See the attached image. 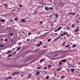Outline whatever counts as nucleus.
<instances>
[{
	"label": "nucleus",
	"instance_id": "nucleus-1",
	"mask_svg": "<svg viewBox=\"0 0 80 80\" xmlns=\"http://www.w3.org/2000/svg\"><path fill=\"white\" fill-rule=\"evenodd\" d=\"M67 33L66 32H64L63 33H62V34H61V37H63V35H64V36H65V35L67 34Z\"/></svg>",
	"mask_w": 80,
	"mask_h": 80
},
{
	"label": "nucleus",
	"instance_id": "nucleus-2",
	"mask_svg": "<svg viewBox=\"0 0 80 80\" xmlns=\"http://www.w3.org/2000/svg\"><path fill=\"white\" fill-rule=\"evenodd\" d=\"M66 61H67V59H62L61 60V62H63L64 63H65Z\"/></svg>",
	"mask_w": 80,
	"mask_h": 80
},
{
	"label": "nucleus",
	"instance_id": "nucleus-3",
	"mask_svg": "<svg viewBox=\"0 0 80 80\" xmlns=\"http://www.w3.org/2000/svg\"><path fill=\"white\" fill-rule=\"evenodd\" d=\"M70 70L72 71L71 72L72 73V72H74V70H75V69L71 68L70 69Z\"/></svg>",
	"mask_w": 80,
	"mask_h": 80
},
{
	"label": "nucleus",
	"instance_id": "nucleus-4",
	"mask_svg": "<svg viewBox=\"0 0 80 80\" xmlns=\"http://www.w3.org/2000/svg\"><path fill=\"white\" fill-rule=\"evenodd\" d=\"M40 74V72L39 71H37L36 72V75H38Z\"/></svg>",
	"mask_w": 80,
	"mask_h": 80
},
{
	"label": "nucleus",
	"instance_id": "nucleus-5",
	"mask_svg": "<svg viewBox=\"0 0 80 80\" xmlns=\"http://www.w3.org/2000/svg\"><path fill=\"white\" fill-rule=\"evenodd\" d=\"M78 30H79V28L75 30V32H78Z\"/></svg>",
	"mask_w": 80,
	"mask_h": 80
},
{
	"label": "nucleus",
	"instance_id": "nucleus-6",
	"mask_svg": "<svg viewBox=\"0 0 80 80\" xmlns=\"http://www.w3.org/2000/svg\"><path fill=\"white\" fill-rule=\"evenodd\" d=\"M62 63H63L62 62H59L58 67H59V66H60V65H62Z\"/></svg>",
	"mask_w": 80,
	"mask_h": 80
},
{
	"label": "nucleus",
	"instance_id": "nucleus-7",
	"mask_svg": "<svg viewBox=\"0 0 80 80\" xmlns=\"http://www.w3.org/2000/svg\"><path fill=\"white\" fill-rule=\"evenodd\" d=\"M62 68H59L57 70V71L58 72V71H60V70H62Z\"/></svg>",
	"mask_w": 80,
	"mask_h": 80
},
{
	"label": "nucleus",
	"instance_id": "nucleus-8",
	"mask_svg": "<svg viewBox=\"0 0 80 80\" xmlns=\"http://www.w3.org/2000/svg\"><path fill=\"white\" fill-rule=\"evenodd\" d=\"M1 22H5V19H2L1 21Z\"/></svg>",
	"mask_w": 80,
	"mask_h": 80
},
{
	"label": "nucleus",
	"instance_id": "nucleus-9",
	"mask_svg": "<svg viewBox=\"0 0 80 80\" xmlns=\"http://www.w3.org/2000/svg\"><path fill=\"white\" fill-rule=\"evenodd\" d=\"M21 22H26V21L24 20L23 19H22L21 20Z\"/></svg>",
	"mask_w": 80,
	"mask_h": 80
},
{
	"label": "nucleus",
	"instance_id": "nucleus-10",
	"mask_svg": "<svg viewBox=\"0 0 80 80\" xmlns=\"http://www.w3.org/2000/svg\"><path fill=\"white\" fill-rule=\"evenodd\" d=\"M48 7H46L45 8V10H49V8H48Z\"/></svg>",
	"mask_w": 80,
	"mask_h": 80
},
{
	"label": "nucleus",
	"instance_id": "nucleus-11",
	"mask_svg": "<svg viewBox=\"0 0 80 80\" xmlns=\"http://www.w3.org/2000/svg\"><path fill=\"white\" fill-rule=\"evenodd\" d=\"M10 78H12V77H10L7 78L6 79V80H8V79H10Z\"/></svg>",
	"mask_w": 80,
	"mask_h": 80
},
{
	"label": "nucleus",
	"instance_id": "nucleus-12",
	"mask_svg": "<svg viewBox=\"0 0 80 80\" xmlns=\"http://www.w3.org/2000/svg\"><path fill=\"white\" fill-rule=\"evenodd\" d=\"M76 47V44H73L72 46V48H75Z\"/></svg>",
	"mask_w": 80,
	"mask_h": 80
},
{
	"label": "nucleus",
	"instance_id": "nucleus-13",
	"mask_svg": "<svg viewBox=\"0 0 80 80\" xmlns=\"http://www.w3.org/2000/svg\"><path fill=\"white\" fill-rule=\"evenodd\" d=\"M65 52H71V50H66L65 51Z\"/></svg>",
	"mask_w": 80,
	"mask_h": 80
},
{
	"label": "nucleus",
	"instance_id": "nucleus-14",
	"mask_svg": "<svg viewBox=\"0 0 80 80\" xmlns=\"http://www.w3.org/2000/svg\"><path fill=\"white\" fill-rule=\"evenodd\" d=\"M31 75V74H30L29 75L28 77H27V78H28V79L30 78V77Z\"/></svg>",
	"mask_w": 80,
	"mask_h": 80
},
{
	"label": "nucleus",
	"instance_id": "nucleus-15",
	"mask_svg": "<svg viewBox=\"0 0 80 80\" xmlns=\"http://www.w3.org/2000/svg\"><path fill=\"white\" fill-rule=\"evenodd\" d=\"M50 53L52 55H53V54H55V52H51Z\"/></svg>",
	"mask_w": 80,
	"mask_h": 80
},
{
	"label": "nucleus",
	"instance_id": "nucleus-16",
	"mask_svg": "<svg viewBox=\"0 0 80 80\" xmlns=\"http://www.w3.org/2000/svg\"><path fill=\"white\" fill-rule=\"evenodd\" d=\"M48 42H51V39H48Z\"/></svg>",
	"mask_w": 80,
	"mask_h": 80
},
{
	"label": "nucleus",
	"instance_id": "nucleus-17",
	"mask_svg": "<svg viewBox=\"0 0 80 80\" xmlns=\"http://www.w3.org/2000/svg\"><path fill=\"white\" fill-rule=\"evenodd\" d=\"M75 27V25L74 24H72L71 26L72 28H73V27Z\"/></svg>",
	"mask_w": 80,
	"mask_h": 80
},
{
	"label": "nucleus",
	"instance_id": "nucleus-18",
	"mask_svg": "<svg viewBox=\"0 0 80 80\" xmlns=\"http://www.w3.org/2000/svg\"><path fill=\"white\" fill-rule=\"evenodd\" d=\"M44 60V59H41L40 61V62H42Z\"/></svg>",
	"mask_w": 80,
	"mask_h": 80
},
{
	"label": "nucleus",
	"instance_id": "nucleus-19",
	"mask_svg": "<svg viewBox=\"0 0 80 80\" xmlns=\"http://www.w3.org/2000/svg\"><path fill=\"white\" fill-rule=\"evenodd\" d=\"M48 78H49V76H46V77L45 79L47 80L48 79Z\"/></svg>",
	"mask_w": 80,
	"mask_h": 80
},
{
	"label": "nucleus",
	"instance_id": "nucleus-20",
	"mask_svg": "<svg viewBox=\"0 0 80 80\" xmlns=\"http://www.w3.org/2000/svg\"><path fill=\"white\" fill-rule=\"evenodd\" d=\"M21 47H20L19 48H17V50H19L20 49V48H21Z\"/></svg>",
	"mask_w": 80,
	"mask_h": 80
},
{
	"label": "nucleus",
	"instance_id": "nucleus-21",
	"mask_svg": "<svg viewBox=\"0 0 80 80\" xmlns=\"http://www.w3.org/2000/svg\"><path fill=\"white\" fill-rule=\"evenodd\" d=\"M55 16L56 17V18H58V14H56L55 15Z\"/></svg>",
	"mask_w": 80,
	"mask_h": 80
},
{
	"label": "nucleus",
	"instance_id": "nucleus-22",
	"mask_svg": "<svg viewBox=\"0 0 80 80\" xmlns=\"http://www.w3.org/2000/svg\"><path fill=\"white\" fill-rule=\"evenodd\" d=\"M61 79H63L64 78V76H62L61 77Z\"/></svg>",
	"mask_w": 80,
	"mask_h": 80
},
{
	"label": "nucleus",
	"instance_id": "nucleus-23",
	"mask_svg": "<svg viewBox=\"0 0 80 80\" xmlns=\"http://www.w3.org/2000/svg\"><path fill=\"white\" fill-rule=\"evenodd\" d=\"M72 15H75L76 14L74 12H72Z\"/></svg>",
	"mask_w": 80,
	"mask_h": 80
},
{
	"label": "nucleus",
	"instance_id": "nucleus-24",
	"mask_svg": "<svg viewBox=\"0 0 80 80\" xmlns=\"http://www.w3.org/2000/svg\"><path fill=\"white\" fill-rule=\"evenodd\" d=\"M61 28H62L61 27H60L59 28H58V30H60Z\"/></svg>",
	"mask_w": 80,
	"mask_h": 80
},
{
	"label": "nucleus",
	"instance_id": "nucleus-25",
	"mask_svg": "<svg viewBox=\"0 0 80 80\" xmlns=\"http://www.w3.org/2000/svg\"><path fill=\"white\" fill-rule=\"evenodd\" d=\"M10 51H11L10 50L8 51H7V54H8V53H10Z\"/></svg>",
	"mask_w": 80,
	"mask_h": 80
},
{
	"label": "nucleus",
	"instance_id": "nucleus-26",
	"mask_svg": "<svg viewBox=\"0 0 80 80\" xmlns=\"http://www.w3.org/2000/svg\"><path fill=\"white\" fill-rule=\"evenodd\" d=\"M4 5H5V6H6V7H5L6 8H7V4H6L5 3V4H4Z\"/></svg>",
	"mask_w": 80,
	"mask_h": 80
},
{
	"label": "nucleus",
	"instance_id": "nucleus-27",
	"mask_svg": "<svg viewBox=\"0 0 80 80\" xmlns=\"http://www.w3.org/2000/svg\"><path fill=\"white\" fill-rule=\"evenodd\" d=\"M48 67H49V68H52V66L50 65H48Z\"/></svg>",
	"mask_w": 80,
	"mask_h": 80
},
{
	"label": "nucleus",
	"instance_id": "nucleus-28",
	"mask_svg": "<svg viewBox=\"0 0 80 80\" xmlns=\"http://www.w3.org/2000/svg\"><path fill=\"white\" fill-rule=\"evenodd\" d=\"M4 46H5V45H0L1 47H4Z\"/></svg>",
	"mask_w": 80,
	"mask_h": 80
},
{
	"label": "nucleus",
	"instance_id": "nucleus-29",
	"mask_svg": "<svg viewBox=\"0 0 80 80\" xmlns=\"http://www.w3.org/2000/svg\"><path fill=\"white\" fill-rule=\"evenodd\" d=\"M15 73V74H19V73H20V72H14Z\"/></svg>",
	"mask_w": 80,
	"mask_h": 80
},
{
	"label": "nucleus",
	"instance_id": "nucleus-30",
	"mask_svg": "<svg viewBox=\"0 0 80 80\" xmlns=\"http://www.w3.org/2000/svg\"><path fill=\"white\" fill-rule=\"evenodd\" d=\"M37 13V11H35L34 12V15H35L36 14V13Z\"/></svg>",
	"mask_w": 80,
	"mask_h": 80
},
{
	"label": "nucleus",
	"instance_id": "nucleus-31",
	"mask_svg": "<svg viewBox=\"0 0 80 80\" xmlns=\"http://www.w3.org/2000/svg\"><path fill=\"white\" fill-rule=\"evenodd\" d=\"M12 56V54H10L9 55H8V57H10Z\"/></svg>",
	"mask_w": 80,
	"mask_h": 80
},
{
	"label": "nucleus",
	"instance_id": "nucleus-32",
	"mask_svg": "<svg viewBox=\"0 0 80 80\" xmlns=\"http://www.w3.org/2000/svg\"><path fill=\"white\" fill-rule=\"evenodd\" d=\"M9 35H11V36H13V34H12V33H10Z\"/></svg>",
	"mask_w": 80,
	"mask_h": 80
},
{
	"label": "nucleus",
	"instance_id": "nucleus-33",
	"mask_svg": "<svg viewBox=\"0 0 80 80\" xmlns=\"http://www.w3.org/2000/svg\"><path fill=\"white\" fill-rule=\"evenodd\" d=\"M69 46H70V45H66L65 47H66V48H68L69 47Z\"/></svg>",
	"mask_w": 80,
	"mask_h": 80
},
{
	"label": "nucleus",
	"instance_id": "nucleus-34",
	"mask_svg": "<svg viewBox=\"0 0 80 80\" xmlns=\"http://www.w3.org/2000/svg\"><path fill=\"white\" fill-rule=\"evenodd\" d=\"M18 20V18H15V20L16 21H17Z\"/></svg>",
	"mask_w": 80,
	"mask_h": 80
},
{
	"label": "nucleus",
	"instance_id": "nucleus-35",
	"mask_svg": "<svg viewBox=\"0 0 80 80\" xmlns=\"http://www.w3.org/2000/svg\"><path fill=\"white\" fill-rule=\"evenodd\" d=\"M19 7H22V5H20V4H19Z\"/></svg>",
	"mask_w": 80,
	"mask_h": 80
},
{
	"label": "nucleus",
	"instance_id": "nucleus-36",
	"mask_svg": "<svg viewBox=\"0 0 80 80\" xmlns=\"http://www.w3.org/2000/svg\"><path fill=\"white\" fill-rule=\"evenodd\" d=\"M8 41V40H7V39H6L4 40V42H7Z\"/></svg>",
	"mask_w": 80,
	"mask_h": 80
},
{
	"label": "nucleus",
	"instance_id": "nucleus-37",
	"mask_svg": "<svg viewBox=\"0 0 80 80\" xmlns=\"http://www.w3.org/2000/svg\"><path fill=\"white\" fill-rule=\"evenodd\" d=\"M62 37V36H61V35H60V36L58 37V38H57L58 39L59 38H60V37Z\"/></svg>",
	"mask_w": 80,
	"mask_h": 80
},
{
	"label": "nucleus",
	"instance_id": "nucleus-38",
	"mask_svg": "<svg viewBox=\"0 0 80 80\" xmlns=\"http://www.w3.org/2000/svg\"><path fill=\"white\" fill-rule=\"evenodd\" d=\"M49 10H50V9H51V10H53V8H49Z\"/></svg>",
	"mask_w": 80,
	"mask_h": 80
},
{
	"label": "nucleus",
	"instance_id": "nucleus-39",
	"mask_svg": "<svg viewBox=\"0 0 80 80\" xmlns=\"http://www.w3.org/2000/svg\"><path fill=\"white\" fill-rule=\"evenodd\" d=\"M40 69V67H37V69L39 70Z\"/></svg>",
	"mask_w": 80,
	"mask_h": 80
},
{
	"label": "nucleus",
	"instance_id": "nucleus-40",
	"mask_svg": "<svg viewBox=\"0 0 80 80\" xmlns=\"http://www.w3.org/2000/svg\"><path fill=\"white\" fill-rule=\"evenodd\" d=\"M27 42H29V41H30V39H27Z\"/></svg>",
	"mask_w": 80,
	"mask_h": 80
},
{
	"label": "nucleus",
	"instance_id": "nucleus-41",
	"mask_svg": "<svg viewBox=\"0 0 80 80\" xmlns=\"http://www.w3.org/2000/svg\"><path fill=\"white\" fill-rule=\"evenodd\" d=\"M40 44H38L37 45V47H39V46H40Z\"/></svg>",
	"mask_w": 80,
	"mask_h": 80
},
{
	"label": "nucleus",
	"instance_id": "nucleus-42",
	"mask_svg": "<svg viewBox=\"0 0 80 80\" xmlns=\"http://www.w3.org/2000/svg\"><path fill=\"white\" fill-rule=\"evenodd\" d=\"M3 38H2V39H1V41H2V42H3Z\"/></svg>",
	"mask_w": 80,
	"mask_h": 80
},
{
	"label": "nucleus",
	"instance_id": "nucleus-43",
	"mask_svg": "<svg viewBox=\"0 0 80 80\" xmlns=\"http://www.w3.org/2000/svg\"><path fill=\"white\" fill-rule=\"evenodd\" d=\"M18 45H20H20H22V43H18Z\"/></svg>",
	"mask_w": 80,
	"mask_h": 80
},
{
	"label": "nucleus",
	"instance_id": "nucleus-44",
	"mask_svg": "<svg viewBox=\"0 0 80 80\" xmlns=\"http://www.w3.org/2000/svg\"><path fill=\"white\" fill-rule=\"evenodd\" d=\"M58 40V39L57 38H56V39H55L54 40V41H56V40Z\"/></svg>",
	"mask_w": 80,
	"mask_h": 80
},
{
	"label": "nucleus",
	"instance_id": "nucleus-45",
	"mask_svg": "<svg viewBox=\"0 0 80 80\" xmlns=\"http://www.w3.org/2000/svg\"><path fill=\"white\" fill-rule=\"evenodd\" d=\"M36 38H37V37H35V38L34 39V40H36Z\"/></svg>",
	"mask_w": 80,
	"mask_h": 80
},
{
	"label": "nucleus",
	"instance_id": "nucleus-46",
	"mask_svg": "<svg viewBox=\"0 0 80 80\" xmlns=\"http://www.w3.org/2000/svg\"><path fill=\"white\" fill-rule=\"evenodd\" d=\"M67 34H66V35H67V37H69V35H68V34H67Z\"/></svg>",
	"mask_w": 80,
	"mask_h": 80
},
{
	"label": "nucleus",
	"instance_id": "nucleus-47",
	"mask_svg": "<svg viewBox=\"0 0 80 80\" xmlns=\"http://www.w3.org/2000/svg\"><path fill=\"white\" fill-rule=\"evenodd\" d=\"M52 16L51 15H50V16H49V17H50V18H52Z\"/></svg>",
	"mask_w": 80,
	"mask_h": 80
},
{
	"label": "nucleus",
	"instance_id": "nucleus-48",
	"mask_svg": "<svg viewBox=\"0 0 80 80\" xmlns=\"http://www.w3.org/2000/svg\"><path fill=\"white\" fill-rule=\"evenodd\" d=\"M43 48H47V46H43Z\"/></svg>",
	"mask_w": 80,
	"mask_h": 80
},
{
	"label": "nucleus",
	"instance_id": "nucleus-49",
	"mask_svg": "<svg viewBox=\"0 0 80 80\" xmlns=\"http://www.w3.org/2000/svg\"><path fill=\"white\" fill-rule=\"evenodd\" d=\"M28 35H31V33H30V32L28 33Z\"/></svg>",
	"mask_w": 80,
	"mask_h": 80
},
{
	"label": "nucleus",
	"instance_id": "nucleus-50",
	"mask_svg": "<svg viewBox=\"0 0 80 80\" xmlns=\"http://www.w3.org/2000/svg\"><path fill=\"white\" fill-rule=\"evenodd\" d=\"M47 69V67H45L43 68V70H46Z\"/></svg>",
	"mask_w": 80,
	"mask_h": 80
},
{
	"label": "nucleus",
	"instance_id": "nucleus-51",
	"mask_svg": "<svg viewBox=\"0 0 80 80\" xmlns=\"http://www.w3.org/2000/svg\"><path fill=\"white\" fill-rule=\"evenodd\" d=\"M40 23H41V24H42V23H43V22L42 21H41L40 22Z\"/></svg>",
	"mask_w": 80,
	"mask_h": 80
},
{
	"label": "nucleus",
	"instance_id": "nucleus-52",
	"mask_svg": "<svg viewBox=\"0 0 80 80\" xmlns=\"http://www.w3.org/2000/svg\"><path fill=\"white\" fill-rule=\"evenodd\" d=\"M13 42V39H12L11 40V42Z\"/></svg>",
	"mask_w": 80,
	"mask_h": 80
},
{
	"label": "nucleus",
	"instance_id": "nucleus-53",
	"mask_svg": "<svg viewBox=\"0 0 80 80\" xmlns=\"http://www.w3.org/2000/svg\"><path fill=\"white\" fill-rule=\"evenodd\" d=\"M54 34H55V35H56V36H57V35H58V33H54Z\"/></svg>",
	"mask_w": 80,
	"mask_h": 80
},
{
	"label": "nucleus",
	"instance_id": "nucleus-54",
	"mask_svg": "<svg viewBox=\"0 0 80 80\" xmlns=\"http://www.w3.org/2000/svg\"><path fill=\"white\" fill-rule=\"evenodd\" d=\"M66 43V42H64L62 43L63 45H64V44H65V43Z\"/></svg>",
	"mask_w": 80,
	"mask_h": 80
},
{
	"label": "nucleus",
	"instance_id": "nucleus-55",
	"mask_svg": "<svg viewBox=\"0 0 80 80\" xmlns=\"http://www.w3.org/2000/svg\"><path fill=\"white\" fill-rule=\"evenodd\" d=\"M10 22H13V20H11L10 21Z\"/></svg>",
	"mask_w": 80,
	"mask_h": 80
},
{
	"label": "nucleus",
	"instance_id": "nucleus-56",
	"mask_svg": "<svg viewBox=\"0 0 80 80\" xmlns=\"http://www.w3.org/2000/svg\"><path fill=\"white\" fill-rule=\"evenodd\" d=\"M14 10H15V9L12 10H11V11H12V12H13V11H14Z\"/></svg>",
	"mask_w": 80,
	"mask_h": 80
},
{
	"label": "nucleus",
	"instance_id": "nucleus-57",
	"mask_svg": "<svg viewBox=\"0 0 80 80\" xmlns=\"http://www.w3.org/2000/svg\"><path fill=\"white\" fill-rule=\"evenodd\" d=\"M69 14H70V15H72V12H70Z\"/></svg>",
	"mask_w": 80,
	"mask_h": 80
},
{
	"label": "nucleus",
	"instance_id": "nucleus-58",
	"mask_svg": "<svg viewBox=\"0 0 80 80\" xmlns=\"http://www.w3.org/2000/svg\"><path fill=\"white\" fill-rule=\"evenodd\" d=\"M71 67H72V68H73V66L72 65H71L70 66Z\"/></svg>",
	"mask_w": 80,
	"mask_h": 80
},
{
	"label": "nucleus",
	"instance_id": "nucleus-59",
	"mask_svg": "<svg viewBox=\"0 0 80 80\" xmlns=\"http://www.w3.org/2000/svg\"><path fill=\"white\" fill-rule=\"evenodd\" d=\"M39 43H40V44H42V42H41V41H40V42H39Z\"/></svg>",
	"mask_w": 80,
	"mask_h": 80
},
{
	"label": "nucleus",
	"instance_id": "nucleus-60",
	"mask_svg": "<svg viewBox=\"0 0 80 80\" xmlns=\"http://www.w3.org/2000/svg\"><path fill=\"white\" fill-rule=\"evenodd\" d=\"M80 22V21H77L76 22V23H78V22Z\"/></svg>",
	"mask_w": 80,
	"mask_h": 80
},
{
	"label": "nucleus",
	"instance_id": "nucleus-61",
	"mask_svg": "<svg viewBox=\"0 0 80 80\" xmlns=\"http://www.w3.org/2000/svg\"><path fill=\"white\" fill-rule=\"evenodd\" d=\"M15 54H16V52H14V53H13V55H15Z\"/></svg>",
	"mask_w": 80,
	"mask_h": 80
},
{
	"label": "nucleus",
	"instance_id": "nucleus-62",
	"mask_svg": "<svg viewBox=\"0 0 80 80\" xmlns=\"http://www.w3.org/2000/svg\"><path fill=\"white\" fill-rule=\"evenodd\" d=\"M15 73H14L12 74V76H13V75H15Z\"/></svg>",
	"mask_w": 80,
	"mask_h": 80
},
{
	"label": "nucleus",
	"instance_id": "nucleus-63",
	"mask_svg": "<svg viewBox=\"0 0 80 80\" xmlns=\"http://www.w3.org/2000/svg\"><path fill=\"white\" fill-rule=\"evenodd\" d=\"M67 29H70V28L68 27V28H67Z\"/></svg>",
	"mask_w": 80,
	"mask_h": 80
},
{
	"label": "nucleus",
	"instance_id": "nucleus-64",
	"mask_svg": "<svg viewBox=\"0 0 80 80\" xmlns=\"http://www.w3.org/2000/svg\"><path fill=\"white\" fill-rule=\"evenodd\" d=\"M57 31H58L57 30H54V32H57Z\"/></svg>",
	"mask_w": 80,
	"mask_h": 80
}]
</instances>
